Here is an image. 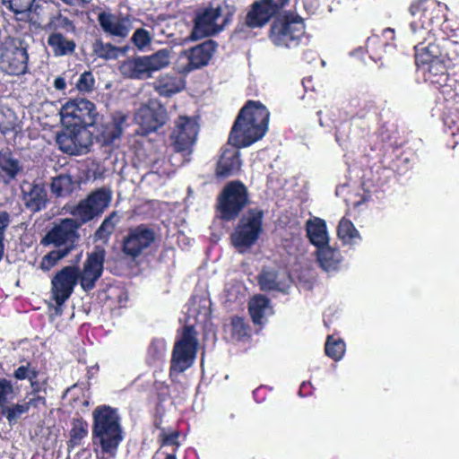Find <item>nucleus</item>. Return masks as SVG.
Here are the masks:
<instances>
[{"instance_id":"4","label":"nucleus","mask_w":459,"mask_h":459,"mask_svg":"<svg viewBox=\"0 0 459 459\" xmlns=\"http://www.w3.org/2000/svg\"><path fill=\"white\" fill-rule=\"evenodd\" d=\"M269 39L274 46L289 49L307 46L309 41L304 20L290 12L274 17L270 27Z\"/></svg>"},{"instance_id":"35","label":"nucleus","mask_w":459,"mask_h":459,"mask_svg":"<svg viewBox=\"0 0 459 459\" xmlns=\"http://www.w3.org/2000/svg\"><path fill=\"white\" fill-rule=\"evenodd\" d=\"M443 122L446 132L455 139L452 147L455 148L459 143V108L457 107H449L443 114Z\"/></svg>"},{"instance_id":"28","label":"nucleus","mask_w":459,"mask_h":459,"mask_svg":"<svg viewBox=\"0 0 459 459\" xmlns=\"http://www.w3.org/2000/svg\"><path fill=\"white\" fill-rule=\"evenodd\" d=\"M22 171V166L20 160L14 158L13 152L9 150L0 151V178L4 184H10L16 179L17 176Z\"/></svg>"},{"instance_id":"51","label":"nucleus","mask_w":459,"mask_h":459,"mask_svg":"<svg viewBox=\"0 0 459 459\" xmlns=\"http://www.w3.org/2000/svg\"><path fill=\"white\" fill-rule=\"evenodd\" d=\"M3 4L16 14L30 10L35 0H2Z\"/></svg>"},{"instance_id":"23","label":"nucleus","mask_w":459,"mask_h":459,"mask_svg":"<svg viewBox=\"0 0 459 459\" xmlns=\"http://www.w3.org/2000/svg\"><path fill=\"white\" fill-rule=\"evenodd\" d=\"M263 2V0H255L250 4L244 17L243 23L238 24V30H243L244 26L251 30L260 29L271 21L273 16Z\"/></svg>"},{"instance_id":"3","label":"nucleus","mask_w":459,"mask_h":459,"mask_svg":"<svg viewBox=\"0 0 459 459\" xmlns=\"http://www.w3.org/2000/svg\"><path fill=\"white\" fill-rule=\"evenodd\" d=\"M42 30L48 33L47 44L54 56H70L75 53L77 43L73 37L77 32L75 22L61 11L49 16Z\"/></svg>"},{"instance_id":"57","label":"nucleus","mask_w":459,"mask_h":459,"mask_svg":"<svg viewBox=\"0 0 459 459\" xmlns=\"http://www.w3.org/2000/svg\"><path fill=\"white\" fill-rule=\"evenodd\" d=\"M377 107L373 100H365L362 107L357 112L356 117L365 118L368 113H376Z\"/></svg>"},{"instance_id":"17","label":"nucleus","mask_w":459,"mask_h":459,"mask_svg":"<svg viewBox=\"0 0 459 459\" xmlns=\"http://www.w3.org/2000/svg\"><path fill=\"white\" fill-rule=\"evenodd\" d=\"M168 119L167 109L160 102L151 101L142 105L134 114L135 123L139 126L135 134L148 136L161 128Z\"/></svg>"},{"instance_id":"7","label":"nucleus","mask_w":459,"mask_h":459,"mask_svg":"<svg viewBox=\"0 0 459 459\" xmlns=\"http://www.w3.org/2000/svg\"><path fill=\"white\" fill-rule=\"evenodd\" d=\"M169 64L168 49H160L149 56H133L124 60L119 71L125 78L145 80L151 78L154 72L160 71Z\"/></svg>"},{"instance_id":"30","label":"nucleus","mask_w":459,"mask_h":459,"mask_svg":"<svg viewBox=\"0 0 459 459\" xmlns=\"http://www.w3.org/2000/svg\"><path fill=\"white\" fill-rule=\"evenodd\" d=\"M270 299L262 294L255 295L248 303V313L253 323L256 325H264L266 316L273 313Z\"/></svg>"},{"instance_id":"38","label":"nucleus","mask_w":459,"mask_h":459,"mask_svg":"<svg viewBox=\"0 0 459 459\" xmlns=\"http://www.w3.org/2000/svg\"><path fill=\"white\" fill-rule=\"evenodd\" d=\"M117 221L118 216L116 212H111L108 217H106L95 231V239L107 242L113 234Z\"/></svg>"},{"instance_id":"49","label":"nucleus","mask_w":459,"mask_h":459,"mask_svg":"<svg viewBox=\"0 0 459 459\" xmlns=\"http://www.w3.org/2000/svg\"><path fill=\"white\" fill-rule=\"evenodd\" d=\"M117 48L110 43H103L96 41L93 45V51L95 55L100 58L110 59L116 56Z\"/></svg>"},{"instance_id":"19","label":"nucleus","mask_w":459,"mask_h":459,"mask_svg":"<svg viewBox=\"0 0 459 459\" xmlns=\"http://www.w3.org/2000/svg\"><path fill=\"white\" fill-rule=\"evenodd\" d=\"M105 255L104 247L96 246L94 250L88 254L82 270L78 269V281L84 291L94 289L96 281L101 277Z\"/></svg>"},{"instance_id":"31","label":"nucleus","mask_w":459,"mask_h":459,"mask_svg":"<svg viewBox=\"0 0 459 459\" xmlns=\"http://www.w3.org/2000/svg\"><path fill=\"white\" fill-rule=\"evenodd\" d=\"M185 87L184 81L176 75L160 74L153 82V88L159 95L171 97Z\"/></svg>"},{"instance_id":"43","label":"nucleus","mask_w":459,"mask_h":459,"mask_svg":"<svg viewBox=\"0 0 459 459\" xmlns=\"http://www.w3.org/2000/svg\"><path fill=\"white\" fill-rule=\"evenodd\" d=\"M70 253L69 248H56L45 255L40 262V269L47 272Z\"/></svg>"},{"instance_id":"53","label":"nucleus","mask_w":459,"mask_h":459,"mask_svg":"<svg viewBox=\"0 0 459 459\" xmlns=\"http://www.w3.org/2000/svg\"><path fill=\"white\" fill-rule=\"evenodd\" d=\"M152 37L150 32L143 28L135 30L132 36V42L139 49H143L145 47L150 45Z\"/></svg>"},{"instance_id":"26","label":"nucleus","mask_w":459,"mask_h":459,"mask_svg":"<svg viewBox=\"0 0 459 459\" xmlns=\"http://www.w3.org/2000/svg\"><path fill=\"white\" fill-rule=\"evenodd\" d=\"M219 18V10L206 8L198 13L194 21V28L191 34L193 39H198L211 35L215 30V22Z\"/></svg>"},{"instance_id":"20","label":"nucleus","mask_w":459,"mask_h":459,"mask_svg":"<svg viewBox=\"0 0 459 459\" xmlns=\"http://www.w3.org/2000/svg\"><path fill=\"white\" fill-rule=\"evenodd\" d=\"M175 124L170 135L174 150L177 152H191L198 134L197 121L190 117L180 116Z\"/></svg>"},{"instance_id":"33","label":"nucleus","mask_w":459,"mask_h":459,"mask_svg":"<svg viewBox=\"0 0 459 459\" xmlns=\"http://www.w3.org/2000/svg\"><path fill=\"white\" fill-rule=\"evenodd\" d=\"M306 230L309 241L317 249L328 244V235L325 221L320 218L309 220L306 225Z\"/></svg>"},{"instance_id":"56","label":"nucleus","mask_w":459,"mask_h":459,"mask_svg":"<svg viewBox=\"0 0 459 459\" xmlns=\"http://www.w3.org/2000/svg\"><path fill=\"white\" fill-rule=\"evenodd\" d=\"M162 446H178V437H179V431L175 430L170 433H167L165 429H162V431L159 435Z\"/></svg>"},{"instance_id":"46","label":"nucleus","mask_w":459,"mask_h":459,"mask_svg":"<svg viewBox=\"0 0 459 459\" xmlns=\"http://www.w3.org/2000/svg\"><path fill=\"white\" fill-rule=\"evenodd\" d=\"M230 325L232 338L240 341L243 338L249 336L250 327L243 317H232Z\"/></svg>"},{"instance_id":"25","label":"nucleus","mask_w":459,"mask_h":459,"mask_svg":"<svg viewBox=\"0 0 459 459\" xmlns=\"http://www.w3.org/2000/svg\"><path fill=\"white\" fill-rule=\"evenodd\" d=\"M98 21L103 31L112 37L126 39L131 30L130 21L126 17L103 12L99 14Z\"/></svg>"},{"instance_id":"39","label":"nucleus","mask_w":459,"mask_h":459,"mask_svg":"<svg viewBox=\"0 0 459 459\" xmlns=\"http://www.w3.org/2000/svg\"><path fill=\"white\" fill-rule=\"evenodd\" d=\"M325 352L326 356L334 361H338L342 359L345 353V342L341 338L328 335L325 344Z\"/></svg>"},{"instance_id":"63","label":"nucleus","mask_w":459,"mask_h":459,"mask_svg":"<svg viewBox=\"0 0 459 459\" xmlns=\"http://www.w3.org/2000/svg\"><path fill=\"white\" fill-rule=\"evenodd\" d=\"M165 459H177L176 455L173 454H168Z\"/></svg>"},{"instance_id":"13","label":"nucleus","mask_w":459,"mask_h":459,"mask_svg":"<svg viewBox=\"0 0 459 459\" xmlns=\"http://www.w3.org/2000/svg\"><path fill=\"white\" fill-rule=\"evenodd\" d=\"M409 10L414 18L411 22V29L417 39L429 37V33H432V24L440 18L439 3L437 0H419L412 3Z\"/></svg>"},{"instance_id":"5","label":"nucleus","mask_w":459,"mask_h":459,"mask_svg":"<svg viewBox=\"0 0 459 459\" xmlns=\"http://www.w3.org/2000/svg\"><path fill=\"white\" fill-rule=\"evenodd\" d=\"M29 45L20 37L7 36L0 42V73L23 76L29 73Z\"/></svg>"},{"instance_id":"1","label":"nucleus","mask_w":459,"mask_h":459,"mask_svg":"<svg viewBox=\"0 0 459 459\" xmlns=\"http://www.w3.org/2000/svg\"><path fill=\"white\" fill-rule=\"evenodd\" d=\"M269 119L270 112L261 101L248 100L244 104L229 135L228 143L232 147L222 149L216 163V178L225 179L240 171L242 161L238 149L261 140L268 131Z\"/></svg>"},{"instance_id":"15","label":"nucleus","mask_w":459,"mask_h":459,"mask_svg":"<svg viewBox=\"0 0 459 459\" xmlns=\"http://www.w3.org/2000/svg\"><path fill=\"white\" fill-rule=\"evenodd\" d=\"M81 223L72 218L61 219L41 238L43 247L54 246L56 248H69L70 252L74 248L75 241L79 238L78 229Z\"/></svg>"},{"instance_id":"27","label":"nucleus","mask_w":459,"mask_h":459,"mask_svg":"<svg viewBox=\"0 0 459 459\" xmlns=\"http://www.w3.org/2000/svg\"><path fill=\"white\" fill-rule=\"evenodd\" d=\"M388 39H394V30L391 28L385 29L382 36L374 35L367 39V52L375 62L382 60L384 54L386 52V48L391 47V44L386 41Z\"/></svg>"},{"instance_id":"45","label":"nucleus","mask_w":459,"mask_h":459,"mask_svg":"<svg viewBox=\"0 0 459 459\" xmlns=\"http://www.w3.org/2000/svg\"><path fill=\"white\" fill-rule=\"evenodd\" d=\"M2 408V414L6 418L10 425L17 423L22 414L29 411L28 405L24 403H16L12 406L4 405Z\"/></svg>"},{"instance_id":"37","label":"nucleus","mask_w":459,"mask_h":459,"mask_svg":"<svg viewBox=\"0 0 459 459\" xmlns=\"http://www.w3.org/2000/svg\"><path fill=\"white\" fill-rule=\"evenodd\" d=\"M278 272L273 269L263 268L257 275V282L262 291L269 292L281 290V282Z\"/></svg>"},{"instance_id":"18","label":"nucleus","mask_w":459,"mask_h":459,"mask_svg":"<svg viewBox=\"0 0 459 459\" xmlns=\"http://www.w3.org/2000/svg\"><path fill=\"white\" fill-rule=\"evenodd\" d=\"M155 238V231L146 224L129 228L122 242V251L127 256L136 258L154 243Z\"/></svg>"},{"instance_id":"34","label":"nucleus","mask_w":459,"mask_h":459,"mask_svg":"<svg viewBox=\"0 0 459 459\" xmlns=\"http://www.w3.org/2000/svg\"><path fill=\"white\" fill-rule=\"evenodd\" d=\"M88 422L82 417L74 418L71 421V429L69 431V439L66 442L68 450L80 446L82 440L88 436Z\"/></svg>"},{"instance_id":"22","label":"nucleus","mask_w":459,"mask_h":459,"mask_svg":"<svg viewBox=\"0 0 459 459\" xmlns=\"http://www.w3.org/2000/svg\"><path fill=\"white\" fill-rule=\"evenodd\" d=\"M129 113L117 110L110 114L109 120L98 129L96 140L101 146H112L120 140L125 129L129 126Z\"/></svg>"},{"instance_id":"47","label":"nucleus","mask_w":459,"mask_h":459,"mask_svg":"<svg viewBox=\"0 0 459 459\" xmlns=\"http://www.w3.org/2000/svg\"><path fill=\"white\" fill-rule=\"evenodd\" d=\"M214 10H219V18L221 16L223 17L222 23L220 27V30H221L232 22L237 8L231 0H224L221 4L214 8Z\"/></svg>"},{"instance_id":"24","label":"nucleus","mask_w":459,"mask_h":459,"mask_svg":"<svg viewBox=\"0 0 459 459\" xmlns=\"http://www.w3.org/2000/svg\"><path fill=\"white\" fill-rule=\"evenodd\" d=\"M218 44L212 39H206L187 51L186 55L188 59L187 67L189 70L198 69L206 65L212 59L217 49Z\"/></svg>"},{"instance_id":"55","label":"nucleus","mask_w":459,"mask_h":459,"mask_svg":"<svg viewBox=\"0 0 459 459\" xmlns=\"http://www.w3.org/2000/svg\"><path fill=\"white\" fill-rule=\"evenodd\" d=\"M271 14L274 17L290 3V0H263Z\"/></svg>"},{"instance_id":"14","label":"nucleus","mask_w":459,"mask_h":459,"mask_svg":"<svg viewBox=\"0 0 459 459\" xmlns=\"http://www.w3.org/2000/svg\"><path fill=\"white\" fill-rule=\"evenodd\" d=\"M111 192L106 188H99L92 191L88 196L81 200L71 210L78 223L84 224L101 215L104 210L109 205Z\"/></svg>"},{"instance_id":"29","label":"nucleus","mask_w":459,"mask_h":459,"mask_svg":"<svg viewBox=\"0 0 459 459\" xmlns=\"http://www.w3.org/2000/svg\"><path fill=\"white\" fill-rule=\"evenodd\" d=\"M22 200L25 207L35 213L46 208L48 194L42 185L32 184L28 191L22 190Z\"/></svg>"},{"instance_id":"64","label":"nucleus","mask_w":459,"mask_h":459,"mask_svg":"<svg viewBox=\"0 0 459 459\" xmlns=\"http://www.w3.org/2000/svg\"><path fill=\"white\" fill-rule=\"evenodd\" d=\"M307 387V384L302 383V385H300V388H299V394H301L303 392V390Z\"/></svg>"},{"instance_id":"21","label":"nucleus","mask_w":459,"mask_h":459,"mask_svg":"<svg viewBox=\"0 0 459 459\" xmlns=\"http://www.w3.org/2000/svg\"><path fill=\"white\" fill-rule=\"evenodd\" d=\"M78 282V267L65 266L51 280V296L56 305L61 307L71 297Z\"/></svg>"},{"instance_id":"2","label":"nucleus","mask_w":459,"mask_h":459,"mask_svg":"<svg viewBox=\"0 0 459 459\" xmlns=\"http://www.w3.org/2000/svg\"><path fill=\"white\" fill-rule=\"evenodd\" d=\"M125 437L118 409L108 404L92 411L91 445L96 459H115Z\"/></svg>"},{"instance_id":"60","label":"nucleus","mask_w":459,"mask_h":459,"mask_svg":"<svg viewBox=\"0 0 459 459\" xmlns=\"http://www.w3.org/2000/svg\"><path fill=\"white\" fill-rule=\"evenodd\" d=\"M64 4L69 6H81L84 7L90 3L91 0H61Z\"/></svg>"},{"instance_id":"58","label":"nucleus","mask_w":459,"mask_h":459,"mask_svg":"<svg viewBox=\"0 0 459 459\" xmlns=\"http://www.w3.org/2000/svg\"><path fill=\"white\" fill-rule=\"evenodd\" d=\"M163 415H164V408L160 407V404H157L156 409H155L154 418H153V426L155 429H160V432L162 431V429H165L164 428H162Z\"/></svg>"},{"instance_id":"54","label":"nucleus","mask_w":459,"mask_h":459,"mask_svg":"<svg viewBox=\"0 0 459 459\" xmlns=\"http://www.w3.org/2000/svg\"><path fill=\"white\" fill-rule=\"evenodd\" d=\"M153 386L158 399L157 404H160V407H162L161 403L170 397L169 385L165 382L156 381Z\"/></svg>"},{"instance_id":"36","label":"nucleus","mask_w":459,"mask_h":459,"mask_svg":"<svg viewBox=\"0 0 459 459\" xmlns=\"http://www.w3.org/2000/svg\"><path fill=\"white\" fill-rule=\"evenodd\" d=\"M75 181L68 174H61L53 178L50 188L51 192L57 197L70 195L74 190Z\"/></svg>"},{"instance_id":"59","label":"nucleus","mask_w":459,"mask_h":459,"mask_svg":"<svg viewBox=\"0 0 459 459\" xmlns=\"http://www.w3.org/2000/svg\"><path fill=\"white\" fill-rule=\"evenodd\" d=\"M24 404L28 405V410H30V406L37 407L39 403H42L45 405L46 399L43 396L37 395L36 397H33L30 399L28 402L23 403Z\"/></svg>"},{"instance_id":"50","label":"nucleus","mask_w":459,"mask_h":459,"mask_svg":"<svg viewBox=\"0 0 459 459\" xmlns=\"http://www.w3.org/2000/svg\"><path fill=\"white\" fill-rule=\"evenodd\" d=\"M390 167L396 173L400 175L404 174L411 168V158L407 153L402 152L391 161Z\"/></svg>"},{"instance_id":"16","label":"nucleus","mask_w":459,"mask_h":459,"mask_svg":"<svg viewBox=\"0 0 459 459\" xmlns=\"http://www.w3.org/2000/svg\"><path fill=\"white\" fill-rule=\"evenodd\" d=\"M59 150L71 156L87 154L92 145V134L86 127H65L56 137Z\"/></svg>"},{"instance_id":"61","label":"nucleus","mask_w":459,"mask_h":459,"mask_svg":"<svg viewBox=\"0 0 459 459\" xmlns=\"http://www.w3.org/2000/svg\"><path fill=\"white\" fill-rule=\"evenodd\" d=\"M54 87L58 91H64L66 88V82L64 77L57 76L54 80Z\"/></svg>"},{"instance_id":"44","label":"nucleus","mask_w":459,"mask_h":459,"mask_svg":"<svg viewBox=\"0 0 459 459\" xmlns=\"http://www.w3.org/2000/svg\"><path fill=\"white\" fill-rule=\"evenodd\" d=\"M23 361L25 364H22L16 369H14L13 374V377L19 381H30L35 377H39V370L38 369L37 365H34L31 361L25 359H23ZM21 362H22V360Z\"/></svg>"},{"instance_id":"9","label":"nucleus","mask_w":459,"mask_h":459,"mask_svg":"<svg viewBox=\"0 0 459 459\" xmlns=\"http://www.w3.org/2000/svg\"><path fill=\"white\" fill-rule=\"evenodd\" d=\"M414 50L415 65L418 69L423 70L424 80L436 86L444 95L446 100L455 99L458 93L452 90V85L449 83L455 81L448 75L447 68L449 66L439 57L429 56V60L426 59V62L424 60H422L423 62H420L419 59L420 55L419 42L415 45Z\"/></svg>"},{"instance_id":"12","label":"nucleus","mask_w":459,"mask_h":459,"mask_svg":"<svg viewBox=\"0 0 459 459\" xmlns=\"http://www.w3.org/2000/svg\"><path fill=\"white\" fill-rule=\"evenodd\" d=\"M60 115L66 128L93 126L99 117L95 104L86 99L69 100L62 106Z\"/></svg>"},{"instance_id":"42","label":"nucleus","mask_w":459,"mask_h":459,"mask_svg":"<svg viewBox=\"0 0 459 459\" xmlns=\"http://www.w3.org/2000/svg\"><path fill=\"white\" fill-rule=\"evenodd\" d=\"M31 12V23L35 25L37 28H40L42 30V22L45 18H48V22L49 21V16L55 14L56 12H52L51 6L47 2L42 4H36L33 10H30Z\"/></svg>"},{"instance_id":"41","label":"nucleus","mask_w":459,"mask_h":459,"mask_svg":"<svg viewBox=\"0 0 459 459\" xmlns=\"http://www.w3.org/2000/svg\"><path fill=\"white\" fill-rule=\"evenodd\" d=\"M166 351V342L161 338H153L147 350L148 364H154L162 360Z\"/></svg>"},{"instance_id":"6","label":"nucleus","mask_w":459,"mask_h":459,"mask_svg":"<svg viewBox=\"0 0 459 459\" xmlns=\"http://www.w3.org/2000/svg\"><path fill=\"white\" fill-rule=\"evenodd\" d=\"M197 332L194 325H185L179 338L174 343L169 378L172 382L180 373L189 368L195 362L198 351Z\"/></svg>"},{"instance_id":"48","label":"nucleus","mask_w":459,"mask_h":459,"mask_svg":"<svg viewBox=\"0 0 459 459\" xmlns=\"http://www.w3.org/2000/svg\"><path fill=\"white\" fill-rule=\"evenodd\" d=\"M14 394L15 391L12 381L5 377H0V407L6 405Z\"/></svg>"},{"instance_id":"62","label":"nucleus","mask_w":459,"mask_h":459,"mask_svg":"<svg viewBox=\"0 0 459 459\" xmlns=\"http://www.w3.org/2000/svg\"><path fill=\"white\" fill-rule=\"evenodd\" d=\"M29 382L33 394H38L41 391L42 385L39 381V377H35L34 379L30 380Z\"/></svg>"},{"instance_id":"10","label":"nucleus","mask_w":459,"mask_h":459,"mask_svg":"<svg viewBox=\"0 0 459 459\" xmlns=\"http://www.w3.org/2000/svg\"><path fill=\"white\" fill-rule=\"evenodd\" d=\"M420 43V55L419 59L429 60V56L439 57L450 67L459 66V42L453 40L441 34L437 37L433 33H429V37L418 41Z\"/></svg>"},{"instance_id":"11","label":"nucleus","mask_w":459,"mask_h":459,"mask_svg":"<svg viewBox=\"0 0 459 459\" xmlns=\"http://www.w3.org/2000/svg\"><path fill=\"white\" fill-rule=\"evenodd\" d=\"M217 201L221 218L226 221H233L249 204L248 190L241 181H230L224 186Z\"/></svg>"},{"instance_id":"8","label":"nucleus","mask_w":459,"mask_h":459,"mask_svg":"<svg viewBox=\"0 0 459 459\" xmlns=\"http://www.w3.org/2000/svg\"><path fill=\"white\" fill-rule=\"evenodd\" d=\"M264 211L250 208L239 219L233 232L230 234L232 246L239 252L253 247L263 232Z\"/></svg>"},{"instance_id":"32","label":"nucleus","mask_w":459,"mask_h":459,"mask_svg":"<svg viewBox=\"0 0 459 459\" xmlns=\"http://www.w3.org/2000/svg\"><path fill=\"white\" fill-rule=\"evenodd\" d=\"M317 262L325 272L336 271L342 263V257L337 248L328 244L316 250Z\"/></svg>"},{"instance_id":"40","label":"nucleus","mask_w":459,"mask_h":459,"mask_svg":"<svg viewBox=\"0 0 459 459\" xmlns=\"http://www.w3.org/2000/svg\"><path fill=\"white\" fill-rule=\"evenodd\" d=\"M337 236L344 243L351 244L355 238H359V233L354 227L351 220L345 217L339 221L337 228Z\"/></svg>"},{"instance_id":"52","label":"nucleus","mask_w":459,"mask_h":459,"mask_svg":"<svg viewBox=\"0 0 459 459\" xmlns=\"http://www.w3.org/2000/svg\"><path fill=\"white\" fill-rule=\"evenodd\" d=\"M95 79L91 71L83 72L75 83L76 89L80 92H91L94 89Z\"/></svg>"}]
</instances>
